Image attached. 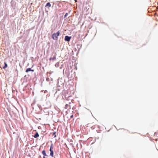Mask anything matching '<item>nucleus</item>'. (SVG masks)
I'll use <instances>...</instances> for the list:
<instances>
[{
	"mask_svg": "<svg viewBox=\"0 0 158 158\" xmlns=\"http://www.w3.org/2000/svg\"><path fill=\"white\" fill-rule=\"evenodd\" d=\"M29 71H34V70L33 69H32L31 68H28L26 70V73H28Z\"/></svg>",
	"mask_w": 158,
	"mask_h": 158,
	"instance_id": "obj_7",
	"label": "nucleus"
},
{
	"mask_svg": "<svg viewBox=\"0 0 158 158\" xmlns=\"http://www.w3.org/2000/svg\"><path fill=\"white\" fill-rule=\"evenodd\" d=\"M4 65L3 67L2 68L3 69H5L7 67V64L6 62H5L4 63Z\"/></svg>",
	"mask_w": 158,
	"mask_h": 158,
	"instance_id": "obj_12",
	"label": "nucleus"
},
{
	"mask_svg": "<svg viewBox=\"0 0 158 158\" xmlns=\"http://www.w3.org/2000/svg\"><path fill=\"white\" fill-rule=\"evenodd\" d=\"M60 32L59 31H58L56 33H54L52 35V39L55 40L58 39V36L59 35Z\"/></svg>",
	"mask_w": 158,
	"mask_h": 158,
	"instance_id": "obj_2",
	"label": "nucleus"
},
{
	"mask_svg": "<svg viewBox=\"0 0 158 158\" xmlns=\"http://www.w3.org/2000/svg\"><path fill=\"white\" fill-rule=\"evenodd\" d=\"M46 80L47 81H49V78L48 77L46 78Z\"/></svg>",
	"mask_w": 158,
	"mask_h": 158,
	"instance_id": "obj_19",
	"label": "nucleus"
},
{
	"mask_svg": "<svg viewBox=\"0 0 158 158\" xmlns=\"http://www.w3.org/2000/svg\"><path fill=\"white\" fill-rule=\"evenodd\" d=\"M74 1H75V2H77V0H74Z\"/></svg>",
	"mask_w": 158,
	"mask_h": 158,
	"instance_id": "obj_23",
	"label": "nucleus"
},
{
	"mask_svg": "<svg viewBox=\"0 0 158 158\" xmlns=\"http://www.w3.org/2000/svg\"><path fill=\"white\" fill-rule=\"evenodd\" d=\"M44 113H46V115H48L49 113L48 110V108H46L44 109Z\"/></svg>",
	"mask_w": 158,
	"mask_h": 158,
	"instance_id": "obj_6",
	"label": "nucleus"
},
{
	"mask_svg": "<svg viewBox=\"0 0 158 158\" xmlns=\"http://www.w3.org/2000/svg\"><path fill=\"white\" fill-rule=\"evenodd\" d=\"M56 59V55H54L53 57H51L49 59V60H54Z\"/></svg>",
	"mask_w": 158,
	"mask_h": 158,
	"instance_id": "obj_9",
	"label": "nucleus"
},
{
	"mask_svg": "<svg viewBox=\"0 0 158 158\" xmlns=\"http://www.w3.org/2000/svg\"><path fill=\"white\" fill-rule=\"evenodd\" d=\"M42 153L44 156H48L46 154V152L45 150H43L42 151Z\"/></svg>",
	"mask_w": 158,
	"mask_h": 158,
	"instance_id": "obj_11",
	"label": "nucleus"
},
{
	"mask_svg": "<svg viewBox=\"0 0 158 158\" xmlns=\"http://www.w3.org/2000/svg\"><path fill=\"white\" fill-rule=\"evenodd\" d=\"M51 6V4L50 3V2H48L46 4L45 6H48V7H50Z\"/></svg>",
	"mask_w": 158,
	"mask_h": 158,
	"instance_id": "obj_14",
	"label": "nucleus"
},
{
	"mask_svg": "<svg viewBox=\"0 0 158 158\" xmlns=\"http://www.w3.org/2000/svg\"><path fill=\"white\" fill-rule=\"evenodd\" d=\"M68 14L67 13H66L65 15H64V18H66L67 17V16H68Z\"/></svg>",
	"mask_w": 158,
	"mask_h": 158,
	"instance_id": "obj_17",
	"label": "nucleus"
},
{
	"mask_svg": "<svg viewBox=\"0 0 158 158\" xmlns=\"http://www.w3.org/2000/svg\"><path fill=\"white\" fill-rule=\"evenodd\" d=\"M71 38V36H69L68 35H66L64 37V40L65 41L69 42Z\"/></svg>",
	"mask_w": 158,
	"mask_h": 158,
	"instance_id": "obj_4",
	"label": "nucleus"
},
{
	"mask_svg": "<svg viewBox=\"0 0 158 158\" xmlns=\"http://www.w3.org/2000/svg\"><path fill=\"white\" fill-rule=\"evenodd\" d=\"M55 66L56 67H58L59 66V63L57 62V63H56L55 64Z\"/></svg>",
	"mask_w": 158,
	"mask_h": 158,
	"instance_id": "obj_16",
	"label": "nucleus"
},
{
	"mask_svg": "<svg viewBox=\"0 0 158 158\" xmlns=\"http://www.w3.org/2000/svg\"><path fill=\"white\" fill-rule=\"evenodd\" d=\"M45 156H43V158H45Z\"/></svg>",
	"mask_w": 158,
	"mask_h": 158,
	"instance_id": "obj_24",
	"label": "nucleus"
},
{
	"mask_svg": "<svg viewBox=\"0 0 158 158\" xmlns=\"http://www.w3.org/2000/svg\"><path fill=\"white\" fill-rule=\"evenodd\" d=\"M9 158H10V157Z\"/></svg>",
	"mask_w": 158,
	"mask_h": 158,
	"instance_id": "obj_27",
	"label": "nucleus"
},
{
	"mask_svg": "<svg viewBox=\"0 0 158 158\" xmlns=\"http://www.w3.org/2000/svg\"><path fill=\"white\" fill-rule=\"evenodd\" d=\"M64 69L63 70V73H64Z\"/></svg>",
	"mask_w": 158,
	"mask_h": 158,
	"instance_id": "obj_25",
	"label": "nucleus"
},
{
	"mask_svg": "<svg viewBox=\"0 0 158 158\" xmlns=\"http://www.w3.org/2000/svg\"><path fill=\"white\" fill-rule=\"evenodd\" d=\"M52 145H51V146H50V148H51V149H52Z\"/></svg>",
	"mask_w": 158,
	"mask_h": 158,
	"instance_id": "obj_22",
	"label": "nucleus"
},
{
	"mask_svg": "<svg viewBox=\"0 0 158 158\" xmlns=\"http://www.w3.org/2000/svg\"><path fill=\"white\" fill-rule=\"evenodd\" d=\"M47 92V90H45L44 91V93H46V92Z\"/></svg>",
	"mask_w": 158,
	"mask_h": 158,
	"instance_id": "obj_21",
	"label": "nucleus"
},
{
	"mask_svg": "<svg viewBox=\"0 0 158 158\" xmlns=\"http://www.w3.org/2000/svg\"><path fill=\"white\" fill-rule=\"evenodd\" d=\"M64 80L62 78H59L57 80V86L56 90L60 91L63 89L64 86Z\"/></svg>",
	"mask_w": 158,
	"mask_h": 158,
	"instance_id": "obj_1",
	"label": "nucleus"
},
{
	"mask_svg": "<svg viewBox=\"0 0 158 158\" xmlns=\"http://www.w3.org/2000/svg\"><path fill=\"white\" fill-rule=\"evenodd\" d=\"M37 106L39 110H40V111H41L42 110V107L41 105L39 104H37Z\"/></svg>",
	"mask_w": 158,
	"mask_h": 158,
	"instance_id": "obj_10",
	"label": "nucleus"
},
{
	"mask_svg": "<svg viewBox=\"0 0 158 158\" xmlns=\"http://www.w3.org/2000/svg\"><path fill=\"white\" fill-rule=\"evenodd\" d=\"M35 102V101H34V102L31 104V106L32 108L33 109H34V108L33 107V105L34 104Z\"/></svg>",
	"mask_w": 158,
	"mask_h": 158,
	"instance_id": "obj_15",
	"label": "nucleus"
},
{
	"mask_svg": "<svg viewBox=\"0 0 158 158\" xmlns=\"http://www.w3.org/2000/svg\"><path fill=\"white\" fill-rule=\"evenodd\" d=\"M64 64H61L60 67V69H62L63 67H64Z\"/></svg>",
	"mask_w": 158,
	"mask_h": 158,
	"instance_id": "obj_18",
	"label": "nucleus"
},
{
	"mask_svg": "<svg viewBox=\"0 0 158 158\" xmlns=\"http://www.w3.org/2000/svg\"><path fill=\"white\" fill-rule=\"evenodd\" d=\"M11 6H12V9H13L15 10V8H16V2L15 1H13V0H12L10 2Z\"/></svg>",
	"mask_w": 158,
	"mask_h": 158,
	"instance_id": "obj_3",
	"label": "nucleus"
},
{
	"mask_svg": "<svg viewBox=\"0 0 158 158\" xmlns=\"http://www.w3.org/2000/svg\"><path fill=\"white\" fill-rule=\"evenodd\" d=\"M49 151L50 152V156L53 157V154H54V152H53V150L52 149H51V148H50Z\"/></svg>",
	"mask_w": 158,
	"mask_h": 158,
	"instance_id": "obj_5",
	"label": "nucleus"
},
{
	"mask_svg": "<svg viewBox=\"0 0 158 158\" xmlns=\"http://www.w3.org/2000/svg\"><path fill=\"white\" fill-rule=\"evenodd\" d=\"M39 134L38 132H36L35 134L33 136L35 138H36L39 136Z\"/></svg>",
	"mask_w": 158,
	"mask_h": 158,
	"instance_id": "obj_8",
	"label": "nucleus"
},
{
	"mask_svg": "<svg viewBox=\"0 0 158 158\" xmlns=\"http://www.w3.org/2000/svg\"><path fill=\"white\" fill-rule=\"evenodd\" d=\"M73 117V115H71L70 116V118H72Z\"/></svg>",
	"mask_w": 158,
	"mask_h": 158,
	"instance_id": "obj_20",
	"label": "nucleus"
},
{
	"mask_svg": "<svg viewBox=\"0 0 158 158\" xmlns=\"http://www.w3.org/2000/svg\"><path fill=\"white\" fill-rule=\"evenodd\" d=\"M56 131L53 132L52 133V135L53 137L55 138L56 137Z\"/></svg>",
	"mask_w": 158,
	"mask_h": 158,
	"instance_id": "obj_13",
	"label": "nucleus"
},
{
	"mask_svg": "<svg viewBox=\"0 0 158 158\" xmlns=\"http://www.w3.org/2000/svg\"><path fill=\"white\" fill-rule=\"evenodd\" d=\"M44 91V90H41V92H43V91Z\"/></svg>",
	"mask_w": 158,
	"mask_h": 158,
	"instance_id": "obj_26",
	"label": "nucleus"
}]
</instances>
